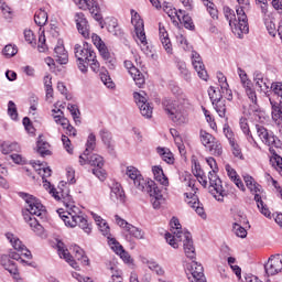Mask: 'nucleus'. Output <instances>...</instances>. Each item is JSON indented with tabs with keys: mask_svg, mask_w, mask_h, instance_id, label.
<instances>
[{
	"mask_svg": "<svg viewBox=\"0 0 282 282\" xmlns=\"http://www.w3.org/2000/svg\"><path fill=\"white\" fill-rule=\"evenodd\" d=\"M32 164L36 173L42 176L45 191H48L50 195H52L56 202H63L64 206H66V210L63 208L57 209V214L65 226L68 228H76V226H78L86 235H91V224L87 221L80 208L76 207V205H72V195H69V188L65 186V182H61L58 188L52 186V183L45 180V177L52 176V169L47 167V164L41 161H35Z\"/></svg>",
	"mask_w": 282,
	"mask_h": 282,
	"instance_id": "f257e3e1",
	"label": "nucleus"
},
{
	"mask_svg": "<svg viewBox=\"0 0 282 282\" xmlns=\"http://www.w3.org/2000/svg\"><path fill=\"white\" fill-rule=\"evenodd\" d=\"M171 232L165 234V241L174 249L180 248L183 242V249L187 259H195V246L193 245V236L186 229H182L180 219L173 217L170 221Z\"/></svg>",
	"mask_w": 282,
	"mask_h": 282,
	"instance_id": "f03ea898",
	"label": "nucleus"
},
{
	"mask_svg": "<svg viewBox=\"0 0 282 282\" xmlns=\"http://www.w3.org/2000/svg\"><path fill=\"white\" fill-rule=\"evenodd\" d=\"M20 197L25 202L24 220L29 224L31 230L37 237H43L45 229L39 223V219L32 217H39L40 219H45L47 217V210L41 200L28 193H20Z\"/></svg>",
	"mask_w": 282,
	"mask_h": 282,
	"instance_id": "7ed1b4c3",
	"label": "nucleus"
},
{
	"mask_svg": "<svg viewBox=\"0 0 282 282\" xmlns=\"http://www.w3.org/2000/svg\"><path fill=\"white\" fill-rule=\"evenodd\" d=\"M238 6H236V13L229 7L224 8V14L227 21H229V25L234 32L237 34L239 39H241L242 34H248L250 28L248 26V15L247 12L250 11V0H236Z\"/></svg>",
	"mask_w": 282,
	"mask_h": 282,
	"instance_id": "20e7f679",
	"label": "nucleus"
},
{
	"mask_svg": "<svg viewBox=\"0 0 282 282\" xmlns=\"http://www.w3.org/2000/svg\"><path fill=\"white\" fill-rule=\"evenodd\" d=\"M188 105L186 95L164 102L165 111L175 124H188V112H186Z\"/></svg>",
	"mask_w": 282,
	"mask_h": 282,
	"instance_id": "39448f33",
	"label": "nucleus"
},
{
	"mask_svg": "<svg viewBox=\"0 0 282 282\" xmlns=\"http://www.w3.org/2000/svg\"><path fill=\"white\" fill-rule=\"evenodd\" d=\"M256 129L258 138H260L261 142L267 144V147H270L269 151L272 154L270 162L272 166H276L278 171L282 173V158L276 154V151H274V148L279 149V147H281V140H279V138H276L272 131H269L263 126H256Z\"/></svg>",
	"mask_w": 282,
	"mask_h": 282,
	"instance_id": "423d86ee",
	"label": "nucleus"
},
{
	"mask_svg": "<svg viewBox=\"0 0 282 282\" xmlns=\"http://www.w3.org/2000/svg\"><path fill=\"white\" fill-rule=\"evenodd\" d=\"M206 162L209 169H212L208 173L209 193L217 202H224V197H228V192L224 188V185H221V178L217 175V172L219 171L217 161L209 156L206 159Z\"/></svg>",
	"mask_w": 282,
	"mask_h": 282,
	"instance_id": "0eeeda50",
	"label": "nucleus"
},
{
	"mask_svg": "<svg viewBox=\"0 0 282 282\" xmlns=\"http://www.w3.org/2000/svg\"><path fill=\"white\" fill-rule=\"evenodd\" d=\"M131 14V23L134 28L135 33V42L140 45L143 54L149 56L151 54V46H149V42L147 41V32L144 31V20L140 17V13L135 10L130 11Z\"/></svg>",
	"mask_w": 282,
	"mask_h": 282,
	"instance_id": "6e6552de",
	"label": "nucleus"
},
{
	"mask_svg": "<svg viewBox=\"0 0 282 282\" xmlns=\"http://www.w3.org/2000/svg\"><path fill=\"white\" fill-rule=\"evenodd\" d=\"M270 94L272 120L275 124H282V82H273L270 86Z\"/></svg>",
	"mask_w": 282,
	"mask_h": 282,
	"instance_id": "1a4fd4ad",
	"label": "nucleus"
},
{
	"mask_svg": "<svg viewBox=\"0 0 282 282\" xmlns=\"http://www.w3.org/2000/svg\"><path fill=\"white\" fill-rule=\"evenodd\" d=\"M75 58L78 61V68L83 74H87V63L90 58H96V52L91 50L88 43L76 44L74 47Z\"/></svg>",
	"mask_w": 282,
	"mask_h": 282,
	"instance_id": "9d476101",
	"label": "nucleus"
},
{
	"mask_svg": "<svg viewBox=\"0 0 282 282\" xmlns=\"http://www.w3.org/2000/svg\"><path fill=\"white\" fill-rule=\"evenodd\" d=\"M74 3L79 8V10H88L95 19L101 25V28H105L102 25V10L100 9V4L96 0H74Z\"/></svg>",
	"mask_w": 282,
	"mask_h": 282,
	"instance_id": "9b49d317",
	"label": "nucleus"
},
{
	"mask_svg": "<svg viewBox=\"0 0 282 282\" xmlns=\"http://www.w3.org/2000/svg\"><path fill=\"white\" fill-rule=\"evenodd\" d=\"M237 74L240 78V83L245 89V94L252 105H257V90L252 85V80L248 78V74L241 67L237 68Z\"/></svg>",
	"mask_w": 282,
	"mask_h": 282,
	"instance_id": "f8f14e48",
	"label": "nucleus"
},
{
	"mask_svg": "<svg viewBox=\"0 0 282 282\" xmlns=\"http://www.w3.org/2000/svg\"><path fill=\"white\" fill-rule=\"evenodd\" d=\"M126 175L132 180L135 188H138V191H144L149 184L151 183V181L144 178V176H142V174L139 172L138 167L135 166H128L126 169Z\"/></svg>",
	"mask_w": 282,
	"mask_h": 282,
	"instance_id": "ddd939ff",
	"label": "nucleus"
},
{
	"mask_svg": "<svg viewBox=\"0 0 282 282\" xmlns=\"http://www.w3.org/2000/svg\"><path fill=\"white\" fill-rule=\"evenodd\" d=\"M186 274L189 282H206L204 267L197 261H192L187 264Z\"/></svg>",
	"mask_w": 282,
	"mask_h": 282,
	"instance_id": "4468645a",
	"label": "nucleus"
},
{
	"mask_svg": "<svg viewBox=\"0 0 282 282\" xmlns=\"http://www.w3.org/2000/svg\"><path fill=\"white\" fill-rule=\"evenodd\" d=\"M115 221L117 225H119L120 228L124 230V232H128L130 237H133L134 239H144V231L142 229L129 224L120 216L116 215Z\"/></svg>",
	"mask_w": 282,
	"mask_h": 282,
	"instance_id": "2eb2a0df",
	"label": "nucleus"
},
{
	"mask_svg": "<svg viewBox=\"0 0 282 282\" xmlns=\"http://www.w3.org/2000/svg\"><path fill=\"white\" fill-rule=\"evenodd\" d=\"M133 98L140 109L141 116H143V118H148V119L152 118L153 117V106L147 101V97L144 96V93H134Z\"/></svg>",
	"mask_w": 282,
	"mask_h": 282,
	"instance_id": "dca6fc26",
	"label": "nucleus"
},
{
	"mask_svg": "<svg viewBox=\"0 0 282 282\" xmlns=\"http://www.w3.org/2000/svg\"><path fill=\"white\" fill-rule=\"evenodd\" d=\"M264 270L268 276H274L282 272V254H273L264 264Z\"/></svg>",
	"mask_w": 282,
	"mask_h": 282,
	"instance_id": "f3484780",
	"label": "nucleus"
},
{
	"mask_svg": "<svg viewBox=\"0 0 282 282\" xmlns=\"http://www.w3.org/2000/svg\"><path fill=\"white\" fill-rule=\"evenodd\" d=\"M142 193H148L151 197V204L153 208L158 209L161 206L162 202V191H160V187L155 184V182L150 181V184L144 188V191H141Z\"/></svg>",
	"mask_w": 282,
	"mask_h": 282,
	"instance_id": "a211bd4d",
	"label": "nucleus"
},
{
	"mask_svg": "<svg viewBox=\"0 0 282 282\" xmlns=\"http://www.w3.org/2000/svg\"><path fill=\"white\" fill-rule=\"evenodd\" d=\"M8 241L11 243L12 248L17 250L21 254V257H25V259H32V252L29 251L28 247L23 245L21 239H19L14 234L8 232L6 234Z\"/></svg>",
	"mask_w": 282,
	"mask_h": 282,
	"instance_id": "6ab92c4d",
	"label": "nucleus"
},
{
	"mask_svg": "<svg viewBox=\"0 0 282 282\" xmlns=\"http://www.w3.org/2000/svg\"><path fill=\"white\" fill-rule=\"evenodd\" d=\"M191 58H192V65H193L195 72H197L198 77L202 80H208V72L206 70V66L204 65V62L202 61V55H199V53L193 51Z\"/></svg>",
	"mask_w": 282,
	"mask_h": 282,
	"instance_id": "aec40b11",
	"label": "nucleus"
},
{
	"mask_svg": "<svg viewBox=\"0 0 282 282\" xmlns=\"http://www.w3.org/2000/svg\"><path fill=\"white\" fill-rule=\"evenodd\" d=\"M53 118L56 122V124H61L63 129H66L67 135H73L75 138L76 135V128L72 124H69V120L63 116V112L61 109H53Z\"/></svg>",
	"mask_w": 282,
	"mask_h": 282,
	"instance_id": "412c9836",
	"label": "nucleus"
},
{
	"mask_svg": "<svg viewBox=\"0 0 282 282\" xmlns=\"http://www.w3.org/2000/svg\"><path fill=\"white\" fill-rule=\"evenodd\" d=\"M56 248H57L58 257L61 259H65L66 263H68L70 268H73L74 270H78L79 268L78 262H76V260H74L72 254H69V250H67V247H65V243L61 240H57Z\"/></svg>",
	"mask_w": 282,
	"mask_h": 282,
	"instance_id": "4be33fe9",
	"label": "nucleus"
},
{
	"mask_svg": "<svg viewBox=\"0 0 282 282\" xmlns=\"http://www.w3.org/2000/svg\"><path fill=\"white\" fill-rule=\"evenodd\" d=\"M54 58L59 65H67L69 63V54L65 50L62 40H58L57 45L54 47Z\"/></svg>",
	"mask_w": 282,
	"mask_h": 282,
	"instance_id": "5701e85b",
	"label": "nucleus"
},
{
	"mask_svg": "<svg viewBox=\"0 0 282 282\" xmlns=\"http://www.w3.org/2000/svg\"><path fill=\"white\" fill-rule=\"evenodd\" d=\"M185 202L188 204V206L193 208L197 215H199V217L206 219V212H204V206H202V203H199L197 195L185 193Z\"/></svg>",
	"mask_w": 282,
	"mask_h": 282,
	"instance_id": "b1692460",
	"label": "nucleus"
},
{
	"mask_svg": "<svg viewBox=\"0 0 282 282\" xmlns=\"http://www.w3.org/2000/svg\"><path fill=\"white\" fill-rule=\"evenodd\" d=\"M124 67H126V69H128V72H129L130 76L132 77V79L134 80L137 87H142V85H144V83H145L144 75H142L140 73V69H138L137 67L133 66V62L126 61Z\"/></svg>",
	"mask_w": 282,
	"mask_h": 282,
	"instance_id": "393cba45",
	"label": "nucleus"
},
{
	"mask_svg": "<svg viewBox=\"0 0 282 282\" xmlns=\"http://www.w3.org/2000/svg\"><path fill=\"white\" fill-rule=\"evenodd\" d=\"M75 22L77 30L84 39H89V22H87V18H85V13L79 12L75 14Z\"/></svg>",
	"mask_w": 282,
	"mask_h": 282,
	"instance_id": "a878e982",
	"label": "nucleus"
},
{
	"mask_svg": "<svg viewBox=\"0 0 282 282\" xmlns=\"http://www.w3.org/2000/svg\"><path fill=\"white\" fill-rule=\"evenodd\" d=\"M108 246L113 250V252H116V254L121 257L122 261L131 263V256H129V252L124 251V248H122L121 243L118 242L116 238L108 237Z\"/></svg>",
	"mask_w": 282,
	"mask_h": 282,
	"instance_id": "bb28decb",
	"label": "nucleus"
},
{
	"mask_svg": "<svg viewBox=\"0 0 282 282\" xmlns=\"http://www.w3.org/2000/svg\"><path fill=\"white\" fill-rule=\"evenodd\" d=\"M159 39L167 54H173V44H171V39L169 37V32H166V29L162 25V23L159 24Z\"/></svg>",
	"mask_w": 282,
	"mask_h": 282,
	"instance_id": "cd10ccee",
	"label": "nucleus"
},
{
	"mask_svg": "<svg viewBox=\"0 0 282 282\" xmlns=\"http://www.w3.org/2000/svg\"><path fill=\"white\" fill-rule=\"evenodd\" d=\"M110 199L115 204L124 203V189H122V185H120V183L112 184L110 191Z\"/></svg>",
	"mask_w": 282,
	"mask_h": 282,
	"instance_id": "c85d7f7f",
	"label": "nucleus"
},
{
	"mask_svg": "<svg viewBox=\"0 0 282 282\" xmlns=\"http://www.w3.org/2000/svg\"><path fill=\"white\" fill-rule=\"evenodd\" d=\"M94 149H96V135L94 133H90L86 142V150L82 155H79V164L82 166H85V164H87L86 158L87 155H89V151H94Z\"/></svg>",
	"mask_w": 282,
	"mask_h": 282,
	"instance_id": "c756f323",
	"label": "nucleus"
},
{
	"mask_svg": "<svg viewBox=\"0 0 282 282\" xmlns=\"http://www.w3.org/2000/svg\"><path fill=\"white\" fill-rule=\"evenodd\" d=\"M217 79L219 87L221 89V94L225 95L227 100H232V90H230V86L228 85V79L224 76V73H217Z\"/></svg>",
	"mask_w": 282,
	"mask_h": 282,
	"instance_id": "7c9ffc66",
	"label": "nucleus"
},
{
	"mask_svg": "<svg viewBox=\"0 0 282 282\" xmlns=\"http://www.w3.org/2000/svg\"><path fill=\"white\" fill-rule=\"evenodd\" d=\"M225 171L227 172L228 177L236 184L240 191H246V186L243 185V182L239 177V174H237V171L230 166V164L225 165Z\"/></svg>",
	"mask_w": 282,
	"mask_h": 282,
	"instance_id": "2f4dec72",
	"label": "nucleus"
},
{
	"mask_svg": "<svg viewBox=\"0 0 282 282\" xmlns=\"http://www.w3.org/2000/svg\"><path fill=\"white\" fill-rule=\"evenodd\" d=\"M152 173L155 182H159V184H161L162 186H169V177H166V175L164 174V170H162V166H152Z\"/></svg>",
	"mask_w": 282,
	"mask_h": 282,
	"instance_id": "473e14b6",
	"label": "nucleus"
},
{
	"mask_svg": "<svg viewBox=\"0 0 282 282\" xmlns=\"http://www.w3.org/2000/svg\"><path fill=\"white\" fill-rule=\"evenodd\" d=\"M253 82L256 83V87H259L262 94H268L270 91V85L268 84V79L263 77V74L256 73L253 75Z\"/></svg>",
	"mask_w": 282,
	"mask_h": 282,
	"instance_id": "72a5a7b5",
	"label": "nucleus"
},
{
	"mask_svg": "<svg viewBox=\"0 0 282 282\" xmlns=\"http://www.w3.org/2000/svg\"><path fill=\"white\" fill-rule=\"evenodd\" d=\"M254 202L257 203V207L259 208L261 215H263L268 219H272V213L268 208V205L263 203V199L261 198V194L254 195Z\"/></svg>",
	"mask_w": 282,
	"mask_h": 282,
	"instance_id": "f704fd0d",
	"label": "nucleus"
},
{
	"mask_svg": "<svg viewBox=\"0 0 282 282\" xmlns=\"http://www.w3.org/2000/svg\"><path fill=\"white\" fill-rule=\"evenodd\" d=\"M1 153L3 155H9V153H12V151H15V153H19L21 151V145L17 142H10V141H4L1 145Z\"/></svg>",
	"mask_w": 282,
	"mask_h": 282,
	"instance_id": "c9c22d12",
	"label": "nucleus"
},
{
	"mask_svg": "<svg viewBox=\"0 0 282 282\" xmlns=\"http://www.w3.org/2000/svg\"><path fill=\"white\" fill-rule=\"evenodd\" d=\"M91 217L96 221L104 237H109L110 229H109V225H107V221L102 219V217L94 213H91Z\"/></svg>",
	"mask_w": 282,
	"mask_h": 282,
	"instance_id": "e433bc0d",
	"label": "nucleus"
},
{
	"mask_svg": "<svg viewBox=\"0 0 282 282\" xmlns=\"http://www.w3.org/2000/svg\"><path fill=\"white\" fill-rule=\"evenodd\" d=\"M243 180L247 188H249L251 193H253L254 195H259V193H261V185L257 184V182H254V178L252 176L245 175Z\"/></svg>",
	"mask_w": 282,
	"mask_h": 282,
	"instance_id": "4c0bfd02",
	"label": "nucleus"
},
{
	"mask_svg": "<svg viewBox=\"0 0 282 282\" xmlns=\"http://www.w3.org/2000/svg\"><path fill=\"white\" fill-rule=\"evenodd\" d=\"M212 105L219 118H225L226 122H228V118L226 117V100L218 99L217 101L212 102Z\"/></svg>",
	"mask_w": 282,
	"mask_h": 282,
	"instance_id": "58836bf2",
	"label": "nucleus"
},
{
	"mask_svg": "<svg viewBox=\"0 0 282 282\" xmlns=\"http://www.w3.org/2000/svg\"><path fill=\"white\" fill-rule=\"evenodd\" d=\"M156 152L162 158L163 162H166V164H173L175 162V158L173 156V152L166 148H158Z\"/></svg>",
	"mask_w": 282,
	"mask_h": 282,
	"instance_id": "ea45409f",
	"label": "nucleus"
},
{
	"mask_svg": "<svg viewBox=\"0 0 282 282\" xmlns=\"http://www.w3.org/2000/svg\"><path fill=\"white\" fill-rule=\"evenodd\" d=\"M73 252H74L75 259H77V261H82L83 265H89V258H87V256H85V250H83V248H80L78 246H74Z\"/></svg>",
	"mask_w": 282,
	"mask_h": 282,
	"instance_id": "a19ab883",
	"label": "nucleus"
},
{
	"mask_svg": "<svg viewBox=\"0 0 282 282\" xmlns=\"http://www.w3.org/2000/svg\"><path fill=\"white\" fill-rule=\"evenodd\" d=\"M86 164H89L90 166H105V160L102 159V156L98 155V154H93V155H86Z\"/></svg>",
	"mask_w": 282,
	"mask_h": 282,
	"instance_id": "79ce46f5",
	"label": "nucleus"
},
{
	"mask_svg": "<svg viewBox=\"0 0 282 282\" xmlns=\"http://www.w3.org/2000/svg\"><path fill=\"white\" fill-rule=\"evenodd\" d=\"M206 149L207 151H209L212 155L219 156L224 153V148L221 147V143L217 139L214 140V142Z\"/></svg>",
	"mask_w": 282,
	"mask_h": 282,
	"instance_id": "37998d69",
	"label": "nucleus"
},
{
	"mask_svg": "<svg viewBox=\"0 0 282 282\" xmlns=\"http://www.w3.org/2000/svg\"><path fill=\"white\" fill-rule=\"evenodd\" d=\"M199 138H200V142H202V144H204L205 149L210 147L213 144L214 140H217L215 137H213V134L206 132L205 130H200Z\"/></svg>",
	"mask_w": 282,
	"mask_h": 282,
	"instance_id": "c03bdc74",
	"label": "nucleus"
},
{
	"mask_svg": "<svg viewBox=\"0 0 282 282\" xmlns=\"http://www.w3.org/2000/svg\"><path fill=\"white\" fill-rule=\"evenodd\" d=\"M264 25L267 28V32L270 34V36H276L279 30H276V24L274 23V20L270 17L264 18Z\"/></svg>",
	"mask_w": 282,
	"mask_h": 282,
	"instance_id": "a18cd8bd",
	"label": "nucleus"
},
{
	"mask_svg": "<svg viewBox=\"0 0 282 282\" xmlns=\"http://www.w3.org/2000/svg\"><path fill=\"white\" fill-rule=\"evenodd\" d=\"M176 43L178 47H182V50H184L185 52H188L192 50V46L188 43V40H186V36H184V34L182 33L176 34Z\"/></svg>",
	"mask_w": 282,
	"mask_h": 282,
	"instance_id": "49530a36",
	"label": "nucleus"
},
{
	"mask_svg": "<svg viewBox=\"0 0 282 282\" xmlns=\"http://www.w3.org/2000/svg\"><path fill=\"white\" fill-rule=\"evenodd\" d=\"M208 96L212 100V102H217V100H221L226 98V95L221 93V90H217L215 87H209L208 89Z\"/></svg>",
	"mask_w": 282,
	"mask_h": 282,
	"instance_id": "de8ad7c7",
	"label": "nucleus"
},
{
	"mask_svg": "<svg viewBox=\"0 0 282 282\" xmlns=\"http://www.w3.org/2000/svg\"><path fill=\"white\" fill-rule=\"evenodd\" d=\"M34 22L40 28H43V25H45V23H47V12L45 10L37 11L34 17Z\"/></svg>",
	"mask_w": 282,
	"mask_h": 282,
	"instance_id": "09e8293b",
	"label": "nucleus"
},
{
	"mask_svg": "<svg viewBox=\"0 0 282 282\" xmlns=\"http://www.w3.org/2000/svg\"><path fill=\"white\" fill-rule=\"evenodd\" d=\"M37 153L42 155V158H45V155H51L50 151V143L39 139L37 140Z\"/></svg>",
	"mask_w": 282,
	"mask_h": 282,
	"instance_id": "8fccbe9b",
	"label": "nucleus"
},
{
	"mask_svg": "<svg viewBox=\"0 0 282 282\" xmlns=\"http://www.w3.org/2000/svg\"><path fill=\"white\" fill-rule=\"evenodd\" d=\"M232 232L236 237H240V239H246V237H248V231L239 223L232 224Z\"/></svg>",
	"mask_w": 282,
	"mask_h": 282,
	"instance_id": "3c124183",
	"label": "nucleus"
},
{
	"mask_svg": "<svg viewBox=\"0 0 282 282\" xmlns=\"http://www.w3.org/2000/svg\"><path fill=\"white\" fill-rule=\"evenodd\" d=\"M18 53L19 48L17 47V45L13 44H8L2 50V54L3 56H6V58H12V56H17Z\"/></svg>",
	"mask_w": 282,
	"mask_h": 282,
	"instance_id": "603ef678",
	"label": "nucleus"
},
{
	"mask_svg": "<svg viewBox=\"0 0 282 282\" xmlns=\"http://www.w3.org/2000/svg\"><path fill=\"white\" fill-rule=\"evenodd\" d=\"M178 23H182L186 30H195V24H193V19L191 15L186 14V12L183 11L181 15V21Z\"/></svg>",
	"mask_w": 282,
	"mask_h": 282,
	"instance_id": "864d4df0",
	"label": "nucleus"
},
{
	"mask_svg": "<svg viewBox=\"0 0 282 282\" xmlns=\"http://www.w3.org/2000/svg\"><path fill=\"white\" fill-rule=\"evenodd\" d=\"M202 1L204 6H206L207 12H209L212 19H218L219 12L217 11L215 3H213L210 0H202Z\"/></svg>",
	"mask_w": 282,
	"mask_h": 282,
	"instance_id": "5fc2aeb1",
	"label": "nucleus"
},
{
	"mask_svg": "<svg viewBox=\"0 0 282 282\" xmlns=\"http://www.w3.org/2000/svg\"><path fill=\"white\" fill-rule=\"evenodd\" d=\"M101 83L108 88L113 89L116 87V84L111 79V76H109V72L100 73Z\"/></svg>",
	"mask_w": 282,
	"mask_h": 282,
	"instance_id": "6e6d98bb",
	"label": "nucleus"
},
{
	"mask_svg": "<svg viewBox=\"0 0 282 282\" xmlns=\"http://www.w3.org/2000/svg\"><path fill=\"white\" fill-rule=\"evenodd\" d=\"M101 83L108 88L113 89L116 87V84L111 79V76H109V72L100 73Z\"/></svg>",
	"mask_w": 282,
	"mask_h": 282,
	"instance_id": "4d7b16f0",
	"label": "nucleus"
},
{
	"mask_svg": "<svg viewBox=\"0 0 282 282\" xmlns=\"http://www.w3.org/2000/svg\"><path fill=\"white\" fill-rule=\"evenodd\" d=\"M108 32L113 34V36H118L120 34V26H118V20L110 19L108 21Z\"/></svg>",
	"mask_w": 282,
	"mask_h": 282,
	"instance_id": "13d9d810",
	"label": "nucleus"
},
{
	"mask_svg": "<svg viewBox=\"0 0 282 282\" xmlns=\"http://www.w3.org/2000/svg\"><path fill=\"white\" fill-rule=\"evenodd\" d=\"M184 10H178L177 9H174L170 15V19L173 23V25H175L176 28L180 25V21H182V14H183Z\"/></svg>",
	"mask_w": 282,
	"mask_h": 282,
	"instance_id": "bf43d9fd",
	"label": "nucleus"
},
{
	"mask_svg": "<svg viewBox=\"0 0 282 282\" xmlns=\"http://www.w3.org/2000/svg\"><path fill=\"white\" fill-rule=\"evenodd\" d=\"M184 10H178L177 9H174L170 15V19L173 23V25H175L176 28L180 25V21H182V14H183Z\"/></svg>",
	"mask_w": 282,
	"mask_h": 282,
	"instance_id": "052dcab7",
	"label": "nucleus"
},
{
	"mask_svg": "<svg viewBox=\"0 0 282 282\" xmlns=\"http://www.w3.org/2000/svg\"><path fill=\"white\" fill-rule=\"evenodd\" d=\"M98 52L106 63H113V56L109 53V48H107L106 44L99 47Z\"/></svg>",
	"mask_w": 282,
	"mask_h": 282,
	"instance_id": "680f3d73",
	"label": "nucleus"
},
{
	"mask_svg": "<svg viewBox=\"0 0 282 282\" xmlns=\"http://www.w3.org/2000/svg\"><path fill=\"white\" fill-rule=\"evenodd\" d=\"M24 40L26 43H29V45H32L33 47L36 45V35H34V32L30 29L24 30Z\"/></svg>",
	"mask_w": 282,
	"mask_h": 282,
	"instance_id": "e2e57ef3",
	"label": "nucleus"
},
{
	"mask_svg": "<svg viewBox=\"0 0 282 282\" xmlns=\"http://www.w3.org/2000/svg\"><path fill=\"white\" fill-rule=\"evenodd\" d=\"M8 115L10 116L11 120H18L19 112L17 111V104H14V101L8 102Z\"/></svg>",
	"mask_w": 282,
	"mask_h": 282,
	"instance_id": "0e129e2a",
	"label": "nucleus"
},
{
	"mask_svg": "<svg viewBox=\"0 0 282 282\" xmlns=\"http://www.w3.org/2000/svg\"><path fill=\"white\" fill-rule=\"evenodd\" d=\"M0 10L4 18L12 19V9L3 0H0Z\"/></svg>",
	"mask_w": 282,
	"mask_h": 282,
	"instance_id": "69168bd1",
	"label": "nucleus"
},
{
	"mask_svg": "<svg viewBox=\"0 0 282 282\" xmlns=\"http://www.w3.org/2000/svg\"><path fill=\"white\" fill-rule=\"evenodd\" d=\"M89 65L90 69L95 73L98 74V72H100V62H98V59L96 58V54H95V58H90L88 61V63L86 64V66Z\"/></svg>",
	"mask_w": 282,
	"mask_h": 282,
	"instance_id": "338daca9",
	"label": "nucleus"
},
{
	"mask_svg": "<svg viewBox=\"0 0 282 282\" xmlns=\"http://www.w3.org/2000/svg\"><path fill=\"white\" fill-rule=\"evenodd\" d=\"M223 131H224L227 140H229V143L235 142V132H232V129L230 128V126L228 123L224 124Z\"/></svg>",
	"mask_w": 282,
	"mask_h": 282,
	"instance_id": "774afa93",
	"label": "nucleus"
}]
</instances>
